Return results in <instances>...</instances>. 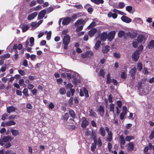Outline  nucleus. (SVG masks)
I'll return each instance as SVG.
<instances>
[{
	"label": "nucleus",
	"mask_w": 154,
	"mask_h": 154,
	"mask_svg": "<svg viewBox=\"0 0 154 154\" xmlns=\"http://www.w3.org/2000/svg\"><path fill=\"white\" fill-rule=\"evenodd\" d=\"M85 22L86 21L82 19L77 20L74 24L75 26L78 27L76 29V31L79 32L82 30Z\"/></svg>",
	"instance_id": "nucleus-1"
},
{
	"label": "nucleus",
	"mask_w": 154,
	"mask_h": 154,
	"mask_svg": "<svg viewBox=\"0 0 154 154\" xmlns=\"http://www.w3.org/2000/svg\"><path fill=\"white\" fill-rule=\"evenodd\" d=\"M63 44L64 45V48L66 49L67 48L68 45L70 42V37L69 35H66L63 36Z\"/></svg>",
	"instance_id": "nucleus-2"
},
{
	"label": "nucleus",
	"mask_w": 154,
	"mask_h": 154,
	"mask_svg": "<svg viewBox=\"0 0 154 154\" xmlns=\"http://www.w3.org/2000/svg\"><path fill=\"white\" fill-rule=\"evenodd\" d=\"M148 35L145 34L139 35L137 38V41L139 43H144L147 40Z\"/></svg>",
	"instance_id": "nucleus-3"
},
{
	"label": "nucleus",
	"mask_w": 154,
	"mask_h": 154,
	"mask_svg": "<svg viewBox=\"0 0 154 154\" xmlns=\"http://www.w3.org/2000/svg\"><path fill=\"white\" fill-rule=\"evenodd\" d=\"M12 138L10 136L4 137L0 139V144L3 146L4 144V143H6L9 140H12Z\"/></svg>",
	"instance_id": "nucleus-4"
},
{
	"label": "nucleus",
	"mask_w": 154,
	"mask_h": 154,
	"mask_svg": "<svg viewBox=\"0 0 154 154\" xmlns=\"http://www.w3.org/2000/svg\"><path fill=\"white\" fill-rule=\"evenodd\" d=\"M115 31H112L107 34V40L109 41H111L114 38L116 34Z\"/></svg>",
	"instance_id": "nucleus-5"
},
{
	"label": "nucleus",
	"mask_w": 154,
	"mask_h": 154,
	"mask_svg": "<svg viewBox=\"0 0 154 154\" xmlns=\"http://www.w3.org/2000/svg\"><path fill=\"white\" fill-rule=\"evenodd\" d=\"M113 97L112 95L110 94L108 97L107 99H104L105 105L106 107L109 106L108 100L109 103H111L113 101Z\"/></svg>",
	"instance_id": "nucleus-6"
},
{
	"label": "nucleus",
	"mask_w": 154,
	"mask_h": 154,
	"mask_svg": "<svg viewBox=\"0 0 154 154\" xmlns=\"http://www.w3.org/2000/svg\"><path fill=\"white\" fill-rule=\"evenodd\" d=\"M126 34L129 36L131 38H134L136 37L137 33L136 31L131 30V32H127L126 33Z\"/></svg>",
	"instance_id": "nucleus-7"
},
{
	"label": "nucleus",
	"mask_w": 154,
	"mask_h": 154,
	"mask_svg": "<svg viewBox=\"0 0 154 154\" xmlns=\"http://www.w3.org/2000/svg\"><path fill=\"white\" fill-rule=\"evenodd\" d=\"M93 55V53L91 51H87L85 53L81 54L82 58H85L86 57H91Z\"/></svg>",
	"instance_id": "nucleus-8"
},
{
	"label": "nucleus",
	"mask_w": 154,
	"mask_h": 154,
	"mask_svg": "<svg viewBox=\"0 0 154 154\" xmlns=\"http://www.w3.org/2000/svg\"><path fill=\"white\" fill-rule=\"evenodd\" d=\"M46 13L45 9H44L40 11L38 13V19L39 20L42 19Z\"/></svg>",
	"instance_id": "nucleus-9"
},
{
	"label": "nucleus",
	"mask_w": 154,
	"mask_h": 154,
	"mask_svg": "<svg viewBox=\"0 0 154 154\" xmlns=\"http://www.w3.org/2000/svg\"><path fill=\"white\" fill-rule=\"evenodd\" d=\"M121 19L122 21L126 23H129L132 21V20L131 18L124 15L122 16Z\"/></svg>",
	"instance_id": "nucleus-10"
},
{
	"label": "nucleus",
	"mask_w": 154,
	"mask_h": 154,
	"mask_svg": "<svg viewBox=\"0 0 154 154\" xmlns=\"http://www.w3.org/2000/svg\"><path fill=\"white\" fill-rule=\"evenodd\" d=\"M119 140L120 142L121 147L123 149V146L125 144V141L123 135H121L119 136Z\"/></svg>",
	"instance_id": "nucleus-11"
},
{
	"label": "nucleus",
	"mask_w": 154,
	"mask_h": 154,
	"mask_svg": "<svg viewBox=\"0 0 154 154\" xmlns=\"http://www.w3.org/2000/svg\"><path fill=\"white\" fill-rule=\"evenodd\" d=\"M132 22L134 23H138L140 24L143 23V21L142 19L139 17H135L134 18Z\"/></svg>",
	"instance_id": "nucleus-12"
},
{
	"label": "nucleus",
	"mask_w": 154,
	"mask_h": 154,
	"mask_svg": "<svg viewBox=\"0 0 154 154\" xmlns=\"http://www.w3.org/2000/svg\"><path fill=\"white\" fill-rule=\"evenodd\" d=\"M139 53L138 51H135L132 55L133 59L134 61H137L139 57Z\"/></svg>",
	"instance_id": "nucleus-13"
},
{
	"label": "nucleus",
	"mask_w": 154,
	"mask_h": 154,
	"mask_svg": "<svg viewBox=\"0 0 154 154\" xmlns=\"http://www.w3.org/2000/svg\"><path fill=\"white\" fill-rule=\"evenodd\" d=\"M134 142H129L128 144L127 149L129 151H132L134 149Z\"/></svg>",
	"instance_id": "nucleus-14"
},
{
	"label": "nucleus",
	"mask_w": 154,
	"mask_h": 154,
	"mask_svg": "<svg viewBox=\"0 0 154 154\" xmlns=\"http://www.w3.org/2000/svg\"><path fill=\"white\" fill-rule=\"evenodd\" d=\"M107 33L106 32L102 33L100 35V40L102 41H106L107 39Z\"/></svg>",
	"instance_id": "nucleus-15"
},
{
	"label": "nucleus",
	"mask_w": 154,
	"mask_h": 154,
	"mask_svg": "<svg viewBox=\"0 0 154 154\" xmlns=\"http://www.w3.org/2000/svg\"><path fill=\"white\" fill-rule=\"evenodd\" d=\"M38 14L37 12H35L29 15L27 17V19L29 20L34 19Z\"/></svg>",
	"instance_id": "nucleus-16"
},
{
	"label": "nucleus",
	"mask_w": 154,
	"mask_h": 154,
	"mask_svg": "<svg viewBox=\"0 0 154 154\" xmlns=\"http://www.w3.org/2000/svg\"><path fill=\"white\" fill-rule=\"evenodd\" d=\"M82 126L83 128H85L88 125V122L85 118H83L82 119Z\"/></svg>",
	"instance_id": "nucleus-17"
},
{
	"label": "nucleus",
	"mask_w": 154,
	"mask_h": 154,
	"mask_svg": "<svg viewBox=\"0 0 154 154\" xmlns=\"http://www.w3.org/2000/svg\"><path fill=\"white\" fill-rule=\"evenodd\" d=\"M16 110V109L13 106H9L7 108V111L9 113L15 112Z\"/></svg>",
	"instance_id": "nucleus-18"
},
{
	"label": "nucleus",
	"mask_w": 154,
	"mask_h": 154,
	"mask_svg": "<svg viewBox=\"0 0 154 154\" xmlns=\"http://www.w3.org/2000/svg\"><path fill=\"white\" fill-rule=\"evenodd\" d=\"M97 111L101 116H103L104 112L103 107L102 106H100L99 108L98 109Z\"/></svg>",
	"instance_id": "nucleus-19"
},
{
	"label": "nucleus",
	"mask_w": 154,
	"mask_h": 154,
	"mask_svg": "<svg viewBox=\"0 0 154 154\" xmlns=\"http://www.w3.org/2000/svg\"><path fill=\"white\" fill-rule=\"evenodd\" d=\"M71 20L69 17H67L64 18L63 20L62 23L64 25H66L68 24Z\"/></svg>",
	"instance_id": "nucleus-20"
},
{
	"label": "nucleus",
	"mask_w": 154,
	"mask_h": 154,
	"mask_svg": "<svg viewBox=\"0 0 154 154\" xmlns=\"http://www.w3.org/2000/svg\"><path fill=\"white\" fill-rule=\"evenodd\" d=\"M97 30L95 28H94L90 30L88 32V34L90 36H93L96 32Z\"/></svg>",
	"instance_id": "nucleus-21"
},
{
	"label": "nucleus",
	"mask_w": 154,
	"mask_h": 154,
	"mask_svg": "<svg viewBox=\"0 0 154 154\" xmlns=\"http://www.w3.org/2000/svg\"><path fill=\"white\" fill-rule=\"evenodd\" d=\"M109 50L110 47L108 45H106L103 48L102 52L104 53H106L108 52Z\"/></svg>",
	"instance_id": "nucleus-22"
},
{
	"label": "nucleus",
	"mask_w": 154,
	"mask_h": 154,
	"mask_svg": "<svg viewBox=\"0 0 154 154\" xmlns=\"http://www.w3.org/2000/svg\"><path fill=\"white\" fill-rule=\"evenodd\" d=\"M136 68L134 67L130 71V74L133 79H134V75L136 72Z\"/></svg>",
	"instance_id": "nucleus-23"
},
{
	"label": "nucleus",
	"mask_w": 154,
	"mask_h": 154,
	"mask_svg": "<svg viewBox=\"0 0 154 154\" xmlns=\"http://www.w3.org/2000/svg\"><path fill=\"white\" fill-rule=\"evenodd\" d=\"M99 132L100 134L102 136L104 137L105 136L106 134L105 131L103 128V127H101L99 130Z\"/></svg>",
	"instance_id": "nucleus-24"
},
{
	"label": "nucleus",
	"mask_w": 154,
	"mask_h": 154,
	"mask_svg": "<svg viewBox=\"0 0 154 154\" xmlns=\"http://www.w3.org/2000/svg\"><path fill=\"white\" fill-rule=\"evenodd\" d=\"M108 16L109 17H112L113 19H116L117 17V15L115 13H112L111 12H109L108 14Z\"/></svg>",
	"instance_id": "nucleus-25"
},
{
	"label": "nucleus",
	"mask_w": 154,
	"mask_h": 154,
	"mask_svg": "<svg viewBox=\"0 0 154 154\" xmlns=\"http://www.w3.org/2000/svg\"><path fill=\"white\" fill-rule=\"evenodd\" d=\"M154 47V40H152L147 45V47L149 49H152Z\"/></svg>",
	"instance_id": "nucleus-26"
},
{
	"label": "nucleus",
	"mask_w": 154,
	"mask_h": 154,
	"mask_svg": "<svg viewBox=\"0 0 154 154\" xmlns=\"http://www.w3.org/2000/svg\"><path fill=\"white\" fill-rule=\"evenodd\" d=\"M112 132H109V133H108V137L106 140L108 141H111L112 139Z\"/></svg>",
	"instance_id": "nucleus-27"
},
{
	"label": "nucleus",
	"mask_w": 154,
	"mask_h": 154,
	"mask_svg": "<svg viewBox=\"0 0 154 154\" xmlns=\"http://www.w3.org/2000/svg\"><path fill=\"white\" fill-rule=\"evenodd\" d=\"M125 32L122 30L119 31L118 33V37L119 38H122L125 35Z\"/></svg>",
	"instance_id": "nucleus-28"
},
{
	"label": "nucleus",
	"mask_w": 154,
	"mask_h": 154,
	"mask_svg": "<svg viewBox=\"0 0 154 154\" xmlns=\"http://www.w3.org/2000/svg\"><path fill=\"white\" fill-rule=\"evenodd\" d=\"M89 116L92 117H95L97 116L96 113L92 109L89 111Z\"/></svg>",
	"instance_id": "nucleus-29"
},
{
	"label": "nucleus",
	"mask_w": 154,
	"mask_h": 154,
	"mask_svg": "<svg viewBox=\"0 0 154 154\" xmlns=\"http://www.w3.org/2000/svg\"><path fill=\"white\" fill-rule=\"evenodd\" d=\"M143 68V65L140 62H138L137 63V70L140 71L142 70Z\"/></svg>",
	"instance_id": "nucleus-30"
},
{
	"label": "nucleus",
	"mask_w": 154,
	"mask_h": 154,
	"mask_svg": "<svg viewBox=\"0 0 154 154\" xmlns=\"http://www.w3.org/2000/svg\"><path fill=\"white\" fill-rule=\"evenodd\" d=\"M91 2L94 3L99 5L100 4H102L104 2L103 0H91Z\"/></svg>",
	"instance_id": "nucleus-31"
},
{
	"label": "nucleus",
	"mask_w": 154,
	"mask_h": 154,
	"mask_svg": "<svg viewBox=\"0 0 154 154\" xmlns=\"http://www.w3.org/2000/svg\"><path fill=\"white\" fill-rule=\"evenodd\" d=\"M29 28V27L28 26L25 24L23 25L22 27V32H24L26 31Z\"/></svg>",
	"instance_id": "nucleus-32"
},
{
	"label": "nucleus",
	"mask_w": 154,
	"mask_h": 154,
	"mask_svg": "<svg viewBox=\"0 0 154 154\" xmlns=\"http://www.w3.org/2000/svg\"><path fill=\"white\" fill-rule=\"evenodd\" d=\"M11 132L12 135L14 136H16L19 134V131L17 130L12 129Z\"/></svg>",
	"instance_id": "nucleus-33"
},
{
	"label": "nucleus",
	"mask_w": 154,
	"mask_h": 154,
	"mask_svg": "<svg viewBox=\"0 0 154 154\" xmlns=\"http://www.w3.org/2000/svg\"><path fill=\"white\" fill-rule=\"evenodd\" d=\"M31 26L32 27V29H35L38 26L36 22H32Z\"/></svg>",
	"instance_id": "nucleus-34"
},
{
	"label": "nucleus",
	"mask_w": 154,
	"mask_h": 154,
	"mask_svg": "<svg viewBox=\"0 0 154 154\" xmlns=\"http://www.w3.org/2000/svg\"><path fill=\"white\" fill-rule=\"evenodd\" d=\"M45 33H47V39L48 40H49L51 36V31H49L48 32L47 31H46L45 32Z\"/></svg>",
	"instance_id": "nucleus-35"
},
{
	"label": "nucleus",
	"mask_w": 154,
	"mask_h": 154,
	"mask_svg": "<svg viewBox=\"0 0 154 154\" xmlns=\"http://www.w3.org/2000/svg\"><path fill=\"white\" fill-rule=\"evenodd\" d=\"M134 136H127L125 139V140L128 142L130 141V140L134 139Z\"/></svg>",
	"instance_id": "nucleus-36"
},
{
	"label": "nucleus",
	"mask_w": 154,
	"mask_h": 154,
	"mask_svg": "<svg viewBox=\"0 0 154 154\" xmlns=\"http://www.w3.org/2000/svg\"><path fill=\"white\" fill-rule=\"evenodd\" d=\"M16 124V123L14 121H9L6 122V125L7 126H11L14 125Z\"/></svg>",
	"instance_id": "nucleus-37"
},
{
	"label": "nucleus",
	"mask_w": 154,
	"mask_h": 154,
	"mask_svg": "<svg viewBox=\"0 0 154 154\" xmlns=\"http://www.w3.org/2000/svg\"><path fill=\"white\" fill-rule=\"evenodd\" d=\"M101 42L100 41H98L96 42L95 45L94 47L95 48L97 49L100 46Z\"/></svg>",
	"instance_id": "nucleus-38"
},
{
	"label": "nucleus",
	"mask_w": 154,
	"mask_h": 154,
	"mask_svg": "<svg viewBox=\"0 0 154 154\" xmlns=\"http://www.w3.org/2000/svg\"><path fill=\"white\" fill-rule=\"evenodd\" d=\"M114 104L111 103L109 105V109L110 111L114 112Z\"/></svg>",
	"instance_id": "nucleus-39"
},
{
	"label": "nucleus",
	"mask_w": 154,
	"mask_h": 154,
	"mask_svg": "<svg viewBox=\"0 0 154 154\" xmlns=\"http://www.w3.org/2000/svg\"><path fill=\"white\" fill-rule=\"evenodd\" d=\"M59 92L61 94L63 95L66 93V91L64 88H61L60 89Z\"/></svg>",
	"instance_id": "nucleus-40"
},
{
	"label": "nucleus",
	"mask_w": 154,
	"mask_h": 154,
	"mask_svg": "<svg viewBox=\"0 0 154 154\" xmlns=\"http://www.w3.org/2000/svg\"><path fill=\"white\" fill-rule=\"evenodd\" d=\"M138 43H139L137 41V39L134 40L132 43L133 46L134 48H137L138 45Z\"/></svg>",
	"instance_id": "nucleus-41"
},
{
	"label": "nucleus",
	"mask_w": 154,
	"mask_h": 154,
	"mask_svg": "<svg viewBox=\"0 0 154 154\" xmlns=\"http://www.w3.org/2000/svg\"><path fill=\"white\" fill-rule=\"evenodd\" d=\"M106 82L107 83H110L112 82V81L110 77V74L108 73L106 76Z\"/></svg>",
	"instance_id": "nucleus-42"
},
{
	"label": "nucleus",
	"mask_w": 154,
	"mask_h": 154,
	"mask_svg": "<svg viewBox=\"0 0 154 154\" xmlns=\"http://www.w3.org/2000/svg\"><path fill=\"white\" fill-rule=\"evenodd\" d=\"M28 90L26 88H25L23 91V93L25 97H28L29 96V94L28 93Z\"/></svg>",
	"instance_id": "nucleus-43"
},
{
	"label": "nucleus",
	"mask_w": 154,
	"mask_h": 154,
	"mask_svg": "<svg viewBox=\"0 0 154 154\" xmlns=\"http://www.w3.org/2000/svg\"><path fill=\"white\" fill-rule=\"evenodd\" d=\"M29 41L30 43L29 46L31 47L32 46L34 45V38L32 37L30 38Z\"/></svg>",
	"instance_id": "nucleus-44"
},
{
	"label": "nucleus",
	"mask_w": 154,
	"mask_h": 154,
	"mask_svg": "<svg viewBox=\"0 0 154 154\" xmlns=\"http://www.w3.org/2000/svg\"><path fill=\"white\" fill-rule=\"evenodd\" d=\"M42 8V6L40 5H38L33 8V11L40 10Z\"/></svg>",
	"instance_id": "nucleus-45"
},
{
	"label": "nucleus",
	"mask_w": 154,
	"mask_h": 154,
	"mask_svg": "<svg viewBox=\"0 0 154 154\" xmlns=\"http://www.w3.org/2000/svg\"><path fill=\"white\" fill-rule=\"evenodd\" d=\"M68 30L67 29H66L65 30H63L62 32V34L61 35V37H63V36L68 35L67 34V33H68Z\"/></svg>",
	"instance_id": "nucleus-46"
},
{
	"label": "nucleus",
	"mask_w": 154,
	"mask_h": 154,
	"mask_svg": "<svg viewBox=\"0 0 154 154\" xmlns=\"http://www.w3.org/2000/svg\"><path fill=\"white\" fill-rule=\"evenodd\" d=\"M91 135L92 137L94 138V142H95V141L96 140V132L95 131H92L91 133Z\"/></svg>",
	"instance_id": "nucleus-47"
},
{
	"label": "nucleus",
	"mask_w": 154,
	"mask_h": 154,
	"mask_svg": "<svg viewBox=\"0 0 154 154\" xmlns=\"http://www.w3.org/2000/svg\"><path fill=\"white\" fill-rule=\"evenodd\" d=\"M113 11L114 12L116 13H117L121 15H123L124 14L123 12L115 9L113 10Z\"/></svg>",
	"instance_id": "nucleus-48"
},
{
	"label": "nucleus",
	"mask_w": 154,
	"mask_h": 154,
	"mask_svg": "<svg viewBox=\"0 0 154 154\" xmlns=\"http://www.w3.org/2000/svg\"><path fill=\"white\" fill-rule=\"evenodd\" d=\"M67 72V73H66V75L67 78L69 79H71V74H72V71L69 70V72Z\"/></svg>",
	"instance_id": "nucleus-49"
},
{
	"label": "nucleus",
	"mask_w": 154,
	"mask_h": 154,
	"mask_svg": "<svg viewBox=\"0 0 154 154\" xmlns=\"http://www.w3.org/2000/svg\"><path fill=\"white\" fill-rule=\"evenodd\" d=\"M73 85L71 83H68L65 86L66 88L67 89H71L73 87Z\"/></svg>",
	"instance_id": "nucleus-50"
},
{
	"label": "nucleus",
	"mask_w": 154,
	"mask_h": 154,
	"mask_svg": "<svg viewBox=\"0 0 154 154\" xmlns=\"http://www.w3.org/2000/svg\"><path fill=\"white\" fill-rule=\"evenodd\" d=\"M132 7L130 6H127L126 8V10L129 13H131L132 10Z\"/></svg>",
	"instance_id": "nucleus-51"
},
{
	"label": "nucleus",
	"mask_w": 154,
	"mask_h": 154,
	"mask_svg": "<svg viewBox=\"0 0 154 154\" xmlns=\"http://www.w3.org/2000/svg\"><path fill=\"white\" fill-rule=\"evenodd\" d=\"M36 2L35 1L33 0L29 4V6L30 7H33L36 5Z\"/></svg>",
	"instance_id": "nucleus-52"
},
{
	"label": "nucleus",
	"mask_w": 154,
	"mask_h": 154,
	"mask_svg": "<svg viewBox=\"0 0 154 154\" xmlns=\"http://www.w3.org/2000/svg\"><path fill=\"white\" fill-rule=\"evenodd\" d=\"M36 57V56L34 54H32L30 55V59L32 61H35Z\"/></svg>",
	"instance_id": "nucleus-53"
},
{
	"label": "nucleus",
	"mask_w": 154,
	"mask_h": 154,
	"mask_svg": "<svg viewBox=\"0 0 154 154\" xmlns=\"http://www.w3.org/2000/svg\"><path fill=\"white\" fill-rule=\"evenodd\" d=\"M69 113L71 116L73 118L75 116L74 112L72 110H70L69 111Z\"/></svg>",
	"instance_id": "nucleus-54"
},
{
	"label": "nucleus",
	"mask_w": 154,
	"mask_h": 154,
	"mask_svg": "<svg viewBox=\"0 0 154 154\" xmlns=\"http://www.w3.org/2000/svg\"><path fill=\"white\" fill-rule=\"evenodd\" d=\"M46 11V13H49L53 11V9L52 8L49 7L46 9H45Z\"/></svg>",
	"instance_id": "nucleus-55"
},
{
	"label": "nucleus",
	"mask_w": 154,
	"mask_h": 154,
	"mask_svg": "<svg viewBox=\"0 0 154 154\" xmlns=\"http://www.w3.org/2000/svg\"><path fill=\"white\" fill-rule=\"evenodd\" d=\"M115 57L116 58H119L120 57V54L119 52H116L114 53Z\"/></svg>",
	"instance_id": "nucleus-56"
},
{
	"label": "nucleus",
	"mask_w": 154,
	"mask_h": 154,
	"mask_svg": "<svg viewBox=\"0 0 154 154\" xmlns=\"http://www.w3.org/2000/svg\"><path fill=\"white\" fill-rule=\"evenodd\" d=\"M125 5L123 2H120L119 5V8H122L125 6Z\"/></svg>",
	"instance_id": "nucleus-57"
},
{
	"label": "nucleus",
	"mask_w": 154,
	"mask_h": 154,
	"mask_svg": "<svg viewBox=\"0 0 154 154\" xmlns=\"http://www.w3.org/2000/svg\"><path fill=\"white\" fill-rule=\"evenodd\" d=\"M16 115H12L10 116L8 118L9 120L15 119L16 118Z\"/></svg>",
	"instance_id": "nucleus-58"
},
{
	"label": "nucleus",
	"mask_w": 154,
	"mask_h": 154,
	"mask_svg": "<svg viewBox=\"0 0 154 154\" xmlns=\"http://www.w3.org/2000/svg\"><path fill=\"white\" fill-rule=\"evenodd\" d=\"M84 93L85 94V97H89L88 92L87 90L85 88H84Z\"/></svg>",
	"instance_id": "nucleus-59"
},
{
	"label": "nucleus",
	"mask_w": 154,
	"mask_h": 154,
	"mask_svg": "<svg viewBox=\"0 0 154 154\" xmlns=\"http://www.w3.org/2000/svg\"><path fill=\"white\" fill-rule=\"evenodd\" d=\"M104 73L105 72L103 69H101L100 70L99 73L100 75L102 77H104Z\"/></svg>",
	"instance_id": "nucleus-60"
},
{
	"label": "nucleus",
	"mask_w": 154,
	"mask_h": 154,
	"mask_svg": "<svg viewBox=\"0 0 154 154\" xmlns=\"http://www.w3.org/2000/svg\"><path fill=\"white\" fill-rule=\"evenodd\" d=\"M95 25V23L94 22H92L90 25L88 27V29H90L91 27H94Z\"/></svg>",
	"instance_id": "nucleus-61"
},
{
	"label": "nucleus",
	"mask_w": 154,
	"mask_h": 154,
	"mask_svg": "<svg viewBox=\"0 0 154 154\" xmlns=\"http://www.w3.org/2000/svg\"><path fill=\"white\" fill-rule=\"evenodd\" d=\"M143 72L145 74H147L149 73V72L147 69L146 68H144L143 70Z\"/></svg>",
	"instance_id": "nucleus-62"
},
{
	"label": "nucleus",
	"mask_w": 154,
	"mask_h": 154,
	"mask_svg": "<svg viewBox=\"0 0 154 154\" xmlns=\"http://www.w3.org/2000/svg\"><path fill=\"white\" fill-rule=\"evenodd\" d=\"M117 104L119 108H121L122 106V102L120 100L117 101Z\"/></svg>",
	"instance_id": "nucleus-63"
},
{
	"label": "nucleus",
	"mask_w": 154,
	"mask_h": 154,
	"mask_svg": "<svg viewBox=\"0 0 154 154\" xmlns=\"http://www.w3.org/2000/svg\"><path fill=\"white\" fill-rule=\"evenodd\" d=\"M150 139H152L154 137V131H152L149 137Z\"/></svg>",
	"instance_id": "nucleus-64"
}]
</instances>
